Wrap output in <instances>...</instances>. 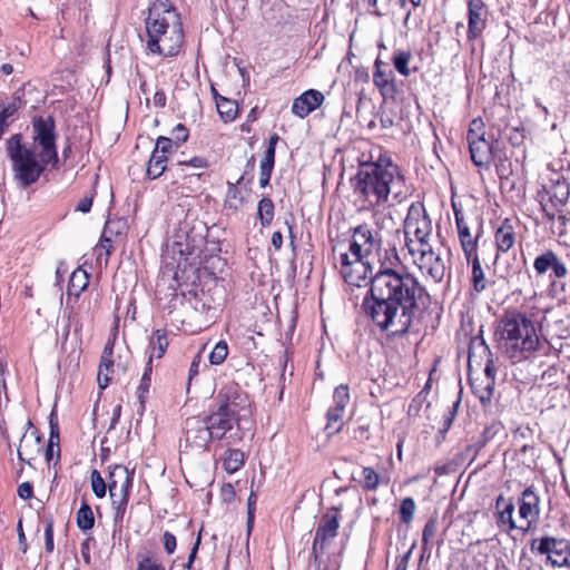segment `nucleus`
I'll return each instance as SVG.
<instances>
[{"mask_svg": "<svg viewBox=\"0 0 570 570\" xmlns=\"http://www.w3.org/2000/svg\"><path fill=\"white\" fill-rule=\"evenodd\" d=\"M381 245L379 228L358 225V281L372 286L413 317L419 302L426 294L425 288L407 272L384 268L380 257Z\"/></svg>", "mask_w": 570, "mask_h": 570, "instance_id": "1", "label": "nucleus"}, {"mask_svg": "<svg viewBox=\"0 0 570 570\" xmlns=\"http://www.w3.org/2000/svg\"><path fill=\"white\" fill-rule=\"evenodd\" d=\"M494 335L499 347L514 361L559 354L547 338L537 334L532 320L517 311L507 312L499 320Z\"/></svg>", "mask_w": 570, "mask_h": 570, "instance_id": "2", "label": "nucleus"}, {"mask_svg": "<svg viewBox=\"0 0 570 570\" xmlns=\"http://www.w3.org/2000/svg\"><path fill=\"white\" fill-rule=\"evenodd\" d=\"M358 150V203L368 209L387 200L394 179V167L383 156L382 149L368 141H364Z\"/></svg>", "mask_w": 570, "mask_h": 570, "instance_id": "3", "label": "nucleus"}, {"mask_svg": "<svg viewBox=\"0 0 570 570\" xmlns=\"http://www.w3.org/2000/svg\"><path fill=\"white\" fill-rule=\"evenodd\" d=\"M361 288L364 289L361 311L368 322L392 336H403L409 332L413 322L411 315L379 294L372 286L358 281V289Z\"/></svg>", "mask_w": 570, "mask_h": 570, "instance_id": "4", "label": "nucleus"}, {"mask_svg": "<svg viewBox=\"0 0 570 570\" xmlns=\"http://www.w3.org/2000/svg\"><path fill=\"white\" fill-rule=\"evenodd\" d=\"M36 145L22 144L20 134L12 135L7 141V154L12 164L13 177L18 185L27 188L38 181L51 159L36 151Z\"/></svg>", "mask_w": 570, "mask_h": 570, "instance_id": "5", "label": "nucleus"}, {"mask_svg": "<svg viewBox=\"0 0 570 570\" xmlns=\"http://www.w3.org/2000/svg\"><path fill=\"white\" fill-rule=\"evenodd\" d=\"M432 220L429 217L423 204H412L404 220L405 246L407 250L430 245L432 235Z\"/></svg>", "mask_w": 570, "mask_h": 570, "instance_id": "6", "label": "nucleus"}, {"mask_svg": "<svg viewBox=\"0 0 570 570\" xmlns=\"http://www.w3.org/2000/svg\"><path fill=\"white\" fill-rule=\"evenodd\" d=\"M180 14L173 7L169 0H156L148 10V17L145 21L148 39H156L161 33H166L171 23L177 24Z\"/></svg>", "mask_w": 570, "mask_h": 570, "instance_id": "7", "label": "nucleus"}, {"mask_svg": "<svg viewBox=\"0 0 570 570\" xmlns=\"http://www.w3.org/2000/svg\"><path fill=\"white\" fill-rule=\"evenodd\" d=\"M132 478L122 465H115L109 472L108 491L115 510V520L124 518L129 499Z\"/></svg>", "mask_w": 570, "mask_h": 570, "instance_id": "8", "label": "nucleus"}, {"mask_svg": "<svg viewBox=\"0 0 570 570\" xmlns=\"http://www.w3.org/2000/svg\"><path fill=\"white\" fill-rule=\"evenodd\" d=\"M420 246L409 250L414 265L419 267L422 274L430 276L434 282H441L446 272L444 258L439 250L433 249L431 244Z\"/></svg>", "mask_w": 570, "mask_h": 570, "instance_id": "9", "label": "nucleus"}, {"mask_svg": "<svg viewBox=\"0 0 570 570\" xmlns=\"http://www.w3.org/2000/svg\"><path fill=\"white\" fill-rule=\"evenodd\" d=\"M531 550L547 556L551 567H570V542L553 537H542L531 541Z\"/></svg>", "mask_w": 570, "mask_h": 570, "instance_id": "10", "label": "nucleus"}, {"mask_svg": "<svg viewBox=\"0 0 570 570\" xmlns=\"http://www.w3.org/2000/svg\"><path fill=\"white\" fill-rule=\"evenodd\" d=\"M480 354H484L487 356L484 374L487 376V385L481 390L475 385H472L474 393L478 395L482 403L489 402L492 397L493 385H494V376H495V367L494 362L491 358V350L482 337V330L480 331V335L473 337L470 342L469 346V361L471 362L473 357L476 356V352Z\"/></svg>", "mask_w": 570, "mask_h": 570, "instance_id": "11", "label": "nucleus"}, {"mask_svg": "<svg viewBox=\"0 0 570 570\" xmlns=\"http://www.w3.org/2000/svg\"><path fill=\"white\" fill-rule=\"evenodd\" d=\"M217 410L239 420L240 412L249 406L247 393L236 382L226 383L216 396Z\"/></svg>", "mask_w": 570, "mask_h": 570, "instance_id": "12", "label": "nucleus"}, {"mask_svg": "<svg viewBox=\"0 0 570 570\" xmlns=\"http://www.w3.org/2000/svg\"><path fill=\"white\" fill-rule=\"evenodd\" d=\"M55 128L52 117H37L32 121L33 141L41 147L42 156L52 160V165L58 163Z\"/></svg>", "mask_w": 570, "mask_h": 570, "instance_id": "13", "label": "nucleus"}, {"mask_svg": "<svg viewBox=\"0 0 570 570\" xmlns=\"http://www.w3.org/2000/svg\"><path fill=\"white\" fill-rule=\"evenodd\" d=\"M570 196V187L566 179L558 178L541 195L540 205L548 220H553L558 209L563 208Z\"/></svg>", "mask_w": 570, "mask_h": 570, "instance_id": "14", "label": "nucleus"}, {"mask_svg": "<svg viewBox=\"0 0 570 570\" xmlns=\"http://www.w3.org/2000/svg\"><path fill=\"white\" fill-rule=\"evenodd\" d=\"M184 41L183 23H171L166 33H161L156 39H147V49L156 55L173 57L178 53Z\"/></svg>", "mask_w": 570, "mask_h": 570, "instance_id": "15", "label": "nucleus"}, {"mask_svg": "<svg viewBox=\"0 0 570 570\" xmlns=\"http://www.w3.org/2000/svg\"><path fill=\"white\" fill-rule=\"evenodd\" d=\"M213 440L204 417L193 416L185 422V446L195 450L207 449Z\"/></svg>", "mask_w": 570, "mask_h": 570, "instance_id": "16", "label": "nucleus"}, {"mask_svg": "<svg viewBox=\"0 0 570 570\" xmlns=\"http://www.w3.org/2000/svg\"><path fill=\"white\" fill-rule=\"evenodd\" d=\"M338 521L336 513H326L320 520L316 528L312 552L315 559H318L327 544L336 537Z\"/></svg>", "mask_w": 570, "mask_h": 570, "instance_id": "17", "label": "nucleus"}, {"mask_svg": "<svg viewBox=\"0 0 570 570\" xmlns=\"http://www.w3.org/2000/svg\"><path fill=\"white\" fill-rule=\"evenodd\" d=\"M540 514V498L533 487H528L519 499L520 530L527 531Z\"/></svg>", "mask_w": 570, "mask_h": 570, "instance_id": "18", "label": "nucleus"}, {"mask_svg": "<svg viewBox=\"0 0 570 570\" xmlns=\"http://www.w3.org/2000/svg\"><path fill=\"white\" fill-rule=\"evenodd\" d=\"M533 268L539 276L550 272V279L564 278L568 274V268L563 261L551 249L543 252L534 258Z\"/></svg>", "mask_w": 570, "mask_h": 570, "instance_id": "19", "label": "nucleus"}, {"mask_svg": "<svg viewBox=\"0 0 570 570\" xmlns=\"http://www.w3.org/2000/svg\"><path fill=\"white\" fill-rule=\"evenodd\" d=\"M469 41L479 38L487 27L488 9L483 0H466Z\"/></svg>", "mask_w": 570, "mask_h": 570, "instance_id": "20", "label": "nucleus"}, {"mask_svg": "<svg viewBox=\"0 0 570 570\" xmlns=\"http://www.w3.org/2000/svg\"><path fill=\"white\" fill-rule=\"evenodd\" d=\"M350 230L353 234L348 244V253H340L338 269L344 283L346 284V292L353 294L354 287L356 286V276L353 268L356 263V228H351Z\"/></svg>", "mask_w": 570, "mask_h": 570, "instance_id": "21", "label": "nucleus"}, {"mask_svg": "<svg viewBox=\"0 0 570 570\" xmlns=\"http://www.w3.org/2000/svg\"><path fill=\"white\" fill-rule=\"evenodd\" d=\"M334 406L327 411V425L326 429L332 432L341 430V420L346 404L350 402V393L347 385H340L335 389L333 394Z\"/></svg>", "mask_w": 570, "mask_h": 570, "instance_id": "22", "label": "nucleus"}, {"mask_svg": "<svg viewBox=\"0 0 570 570\" xmlns=\"http://www.w3.org/2000/svg\"><path fill=\"white\" fill-rule=\"evenodd\" d=\"M208 430L209 435H212L213 440H222L228 431H230L236 422L235 417L216 410L210 415L204 417Z\"/></svg>", "mask_w": 570, "mask_h": 570, "instance_id": "23", "label": "nucleus"}, {"mask_svg": "<svg viewBox=\"0 0 570 570\" xmlns=\"http://www.w3.org/2000/svg\"><path fill=\"white\" fill-rule=\"evenodd\" d=\"M324 101V95L314 89L303 92L299 97L295 98L292 105V111L299 118H304L318 108Z\"/></svg>", "mask_w": 570, "mask_h": 570, "instance_id": "24", "label": "nucleus"}, {"mask_svg": "<svg viewBox=\"0 0 570 570\" xmlns=\"http://www.w3.org/2000/svg\"><path fill=\"white\" fill-rule=\"evenodd\" d=\"M454 218L458 228L459 239L462 250L468 262L476 254V239L470 233L468 223L464 219L463 213L454 207Z\"/></svg>", "mask_w": 570, "mask_h": 570, "instance_id": "25", "label": "nucleus"}, {"mask_svg": "<svg viewBox=\"0 0 570 570\" xmlns=\"http://www.w3.org/2000/svg\"><path fill=\"white\" fill-rule=\"evenodd\" d=\"M473 164L480 168H490L494 159L495 148L489 139L476 141L469 147Z\"/></svg>", "mask_w": 570, "mask_h": 570, "instance_id": "26", "label": "nucleus"}, {"mask_svg": "<svg viewBox=\"0 0 570 570\" xmlns=\"http://www.w3.org/2000/svg\"><path fill=\"white\" fill-rule=\"evenodd\" d=\"M195 227L188 230L187 222H184L179 225L175 240V247L181 255H191L197 247L198 237L200 235H196L194 233Z\"/></svg>", "mask_w": 570, "mask_h": 570, "instance_id": "27", "label": "nucleus"}, {"mask_svg": "<svg viewBox=\"0 0 570 570\" xmlns=\"http://www.w3.org/2000/svg\"><path fill=\"white\" fill-rule=\"evenodd\" d=\"M41 452V439L33 433L28 435L24 433L20 440L18 449V458L20 461L31 464V461Z\"/></svg>", "mask_w": 570, "mask_h": 570, "instance_id": "28", "label": "nucleus"}, {"mask_svg": "<svg viewBox=\"0 0 570 570\" xmlns=\"http://www.w3.org/2000/svg\"><path fill=\"white\" fill-rule=\"evenodd\" d=\"M515 242V233L513 226L509 219H505L503 224L495 232V253L504 254L512 248Z\"/></svg>", "mask_w": 570, "mask_h": 570, "instance_id": "29", "label": "nucleus"}, {"mask_svg": "<svg viewBox=\"0 0 570 570\" xmlns=\"http://www.w3.org/2000/svg\"><path fill=\"white\" fill-rule=\"evenodd\" d=\"M498 509V522L502 525H508L509 530L520 529V524L513 519L514 504L507 501L503 495H499L495 501Z\"/></svg>", "mask_w": 570, "mask_h": 570, "instance_id": "30", "label": "nucleus"}, {"mask_svg": "<svg viewBox=\"0 0 570 570\" xmlns=\"http://www.w3.org/2000/svg\"><path fill=\"white\" fill-rule=\"evenodd\" d=\"M150 354L148 364H151L154 358H161L168 347L167 333L164 330H156L153 332L149 341Z\"/></svg>", "mask_w": 570, "mask_h": 570, "instance_id": "31", "label": "nucleus"}, {"mask_svg": "<svg viewBox=\"0 0 570 570\" xmlns=\"http://www.w3.org/2000/svg\"><path fill=\"white\" fill-rule=\"evenodd\" d=\"M215 95V101L217 111L224 122L233 121L238 114V106L235 100L227 99L225 97L218 96L215 89H213Z\"/></svg>", "mask_w": 570, "mask_h": 570, "instance_id": "32", "label": "nucleus"}, {"mask_svg": "<svg viewBox=\"0 0 570 570\" xmlns=\"http://www.w3.org/2000/svg\"><path fill=\"white\" fill-rule=\"evenodd\" d=\"M89 284V275L86 271L81 268H77L72 272L69 284H68V295L78 297Z\"/></svg>", "mask_w": 570, "mask_h": 570, "instance_id": "33", "label": "nucleus"}, {"mask_svg": "<svg viewBox=\"0 0 570 570\" xmlns=\"http://www.w3.org/2000/svg\"><path fill=\"white\" fill-rule=\"evenodd\" d=\"M470 262H472L471 282L473 289L478 293H482L488 287V281L485 278V274L481 266V261L478 254L473 255Z\"/></svg>", "mask_w": 570, "mask_h": 570, "instance_id": "34", "label": "nucleus"}, {"mask_svg": "<svg viewBox=\"0 0 570 570\" xmlns=\"http://www.w3.org/2000/svg\"><path fill=\"white\" fill-rule=\"evenodd\" d=\"M166 169L169 171V167H167V156L153 151L147 166V176L150 179H156L160 177Z\"/></svg>", "mask_w": 570, "mask_h": 570, "instance_id": "35", "label": "nucleus"}, {"mask_svg": "<svg viewBox=\"0 0 570 570\" xmlns=\"http://www.w3.org/2000/svg\"><path fill=\"white\" fill-rule=\"evenodd\" d=\"M76 522H77V527L81 531L90 530L95 524V515H94L92 509L87 503L86 500H82V503H81L79 510L77 511Z\"/></svg>", "mask_w": 570, "mask_h": 570, "instance_id": "36", "label": "nucleus"}, {"mask_svg": "<svg viewBox=\"0 0 570 570\" xmlns=\"http://www.w3.org/2000/svg\"><path fill=\"white\" fill-rule=\"evenodd\" d=\"M493 273L502 279H509L513 277L518 273V267L513 266L511 263H503V257L501 254L495 253L492 258Z\"/></svg>", "mask_w": 570, "mask_h": 570, "instance_id": "37", "label": "nucleus"}, {"mask_svg": "<svg viewBox=\"0 0 570 570\" xmlns=\"http://www.w3.org/2000/svg\"><path fill=\"white\" fill-rule=\"evenodd\" d=\"M223 464L228 473L237 472L244 465V453L237 449H229Z\"/></svg>", "mask_w": 570, "mask_h": 570, "instance_id": "38", "label": "nucleus"}, {"mask_svg": "<svg viewBox=\"0 0 570 570\" xmlns=\"http://www.w3.org/2000/svg\"><path fill=\"white\" fill-rule=\"evenodd\" d=\"M483 139H485L484 122L481 118H474L470 122L469 130L466 132L469 147Z\"/></svg>", "mask_w": 570, "mask_h": 570, "instance_id": "39", "label": "nucleus"}, {"mask_svg": "<svg viewBox=\"0 0 570 570\" xmlns=\"http://www.w3.org/2000/svg\"><path fill=\"white\" fill-rule=\"evenodd\" d=\"M258 216L263 227L268 226L274 218V203L271 198L264 197L258 203Z\"/></svg>", "mask_w": 570, "mask_h": 570, "instance_id": "40", "label": "nucleus"}, {"mask_svg": "<svg viewBox=\"0 0 570 570\" xmlns=\"http://www.w3.org/2000/svg\"><path fill=\"white\" fill-rule=\"evenodd\" d=\"M551 223V230L553 234L558 236H563L566 234L567 224L570 222V212L564 208L558 209L556 218L553 220H549Z\"/></svg>", "mask_w": 570, "mask_h": 570, "instance_id": "41", "label": "nucleus"}, {"mask_svg": "<svg viewBox=\"0 0 570 570\" xmlns=\"http://www.w3.org/2000/svg\"><path fill=\"white\" fill-rule=\"evenodd\" d=\"M412 58L410 51L399 50L393 55V65L394 68L404 77L410 76L411 71L409 69V62Z\"/></svg>", "mask_w": 570, "mask_h": 570, "instance_id": "42", "label": "nucleus"}, {"mask_svg": "<svg viewBox=\"0 0 570 570\" xmlns=\"http://www.w3.org/2000/svg\"><path fill=\"white\" fill-rule=\"evenodd\" d=\"M374 83L383 91L384 95L392 94L394 91L392 71L386 73L377 69L374 73Z\"/></svg>", "mask_w": 570, "mask_h": 570, "instance_id": "43", "label": "nucleus"}, {"mask_svg": "<svg viewBox=\"0 0 570 570\" xmlns=\"http://www.w3.org/2000/svg\"><path fill=\"white\" fill-rule=\"evenodd\" d=\"M208 166L207 160L203 157H193L190 160H181L177 164H173L169 170H175L178 175L185 174V168H206Z\"/></svg>", "mask_w": 570, "mask_h": 570, "instance_id": "44", "label": "nucleus"}, {"mask_svg": "<svg viewBox=\"0 0 570 570\" xmlns=\"http://www.w3.org/2000/svg\"><path fill=\"white\" fill-rule=\"evenodd\" d=\"M438 531V520L436 518H431L428 520L423 528L422 532V548L425 551L429 546L433 544L435 534Z\"/></svg>", "mask_w": 570, "mask_h": 570, "instance_id": "45", "label": "nucleus"}, {"mask_svg": "<svg viewBox=\"0 0 570 570\" xmlns=\"http://www.w3.org/2000/svg\"><path fill=\"white\" fill-rule=\"evenodd\" d=\"M91 489L95 495L99 499L104 498L107 492L108 484L105 482L100 472L92 470L90 474Z\"/></svg>", "mask_w": 570, "mask_h": 570, "instance_id": "46", "label": "nucleus"}, {"mask_svg": "<svg viewBox=\"0 0 570 570\" xmlns=\"http://www.w3.org/2000/svg\"><path fill=\"white\" fill-rule=\"evenodd\" d=\"M228 355V345L225 341H219L209 354L212 365H220Z\"/></svg>", "mask_w": 570, "mask_h": 570, "instance_id": "47", "label": "nucleus"}, {"mask_svg": "<svg viewBox=\"0 0 570 570\" xmlns=\"http://www.w3.org/2000/svg\"><path fill=\"white\" fill-rule=\"evenodd\" d=\"M112 366L114 362L100 361L97 380L99 387L102 390L106 389L111 381Z\"/></svg>", "mask_w": 570, "mask_h": 570, "instance_id": "48", "label": "nucleus"}, {"mask_svg": "<svg viewBox=\"0 0 570 570\" xmlns=\"http://www.w3.org/2000/svg\"><path fill=\"white\" fill-rule=\"evenodd\" d=\"M150 375H151V366H150V364H147L146 370L142 374V377L140 380V384L138 386V399H139V403H140L142 410L145 407L146 394L148 393L149 387H150V382H151Z\"/></svg>", "mask_w": 570, "mask_h": 570, "instance_id": "49", "label": "nucleus"}, {"mask_svg": "<svg viewBox=\"0 0 570 570\" xmlns=\"http://www.w3.org/2000/svg\"><path fill=\"white\" fill-rule=\"evenodd\" d=\"M415 502L412 498H405L400 505V519L403 523H410L415 512Z\"/></svg>", "mask_w": 570, "mask_h": 570, "instance_id": "50", "label": "nucleus"}, {"mask_svg": "<svg viewBox=\"0 0 570 570\" xmlns=\"http://www.w3.org/2000/svg\"><path fill=\"white\" fill-rule=\"evenodd\" d=\"M21 107V99L19 97L14 98L11 102L4 105L3 102L0 105V118L7 120L9 117L14 115L18 109Z\"/></svg>", "mask_w": 570, "mask_h": 570, "instance_id": "51", "label": "nucleus"}, {"mask_svg": "<svg viewBox=\"0 0 570 570\" xmlns=\"http://www.w3.org/2000/svg\"><path fill=\"white\" fill-rule=\"evenodd\" d=\"M174 142L170 138L160 136L156 140L154 153L167 156L173 151Z\"/></svg>", "mask_w": 570, "mask_h": 570, "instance_id": "52", "label": "nucleus"}, {"mask_svg": "<svg viewBox=\"0 0 570 570\" xmlns=\"http://www.w3.org/2000/svg\"><path fill=\"white\" fill-rule=\"evenodd\" d=\"M257 495L254 491L249 493L248 500H247V530L250 532L254 524V518H255V507H256Z\"/></svg>", "mask_w": 570, "mask_h": 570, "instance_id": "53", "label": "nucleus"}, {"mask_svg": "<svg viewBox=\"0 0 570 570\" xmlns=\"http://www.w3.org/2000/svg\"><path fill=\"white\" fill-rule=\"evenodd\" d=\"M363 476H364V488L365 489L373 490L377 487L379 475L373 469L364 468Z\"/></svg>", "mask_w": 570, "mask_h": 570, "instance_id": "54", "label": "nucleus"}, {"mask_svg": "<svg viewBox=\"0 0 570 570\" xmlns=\"http://www.w3.org/2000/svg\"><path fill=\"white\" fill-rule=\"evenodd\" d=\"M45 548L47 552H52L55 544H53V522L52 520H49L45 528Z\"/></svg>", "mask_w": 570, "mask_h": 570, "instance_id": "55", "label": "nucleus"}, {"mask_svg": "<svg viewBox=\"0 0 570 570\" xmlns=\"http://www.w3.org/2000/svg\"><path fill=\"white\" fill-rule=\"evenodd\" d=\"M137 570H165V567L151 558H144L139 561Z\"/></svg>", "mask_w": 570, "mask_h": 570, "instance_id": "56", "label": "nucleus"}, {"mask_svg": "<svg viewBox=\"0 0 570 570\" xmlns=\"http://www.w3.org/2000/svg\"><path fill=\"white\" fill-rule=\"evenodd\" d=\"M275 164V154L271 151H265L264 157L261 160L259 169L262 171H273Z\"/></svg>", "mask_w": 570, "mask_h": 570, "instance_id": "57", "label": "nucleus"}, {"mask_svg": "<svg viewBox=\"0 0 570 570\" xmlns=\"http://www.w3.org/2000/svg\"><path fill=\"white\" fill-rule=\"evenodd\" d=\"M227 204L229 207H234L235 209L242 204V197L239 196V190L230 186L227 193Z\"/></svg>", "mask_w": 570, "mask_h": 570, "instance_id": "58", "label": "nucleus"}, {"mask_svg": "<svg viewBox=\"0 0 570 570\" xmlns=\"http://www.w3.org/2000/svg\"><path fill=\"white\" fill-rule=\"evenodd\" d=\"M163 540L166 552L168 554L174 553L177 546L176 537L173 533L166 531L163 535Z\"/></svg>", "mask_w": 570, "mask_h": 570, "instance_id": "59", "label": "nucleus"}, {"mask_svg": "<svg viewBox=\"0 0 570 570\" xmlns=\"http://www.w3.org/2000/svg\"><path fill=\"white\" fill-rule=\"evenodd\" d=\"M112 249L111 240L109 238L104 237L100 242V244L97 246L96 252L98 253V259L101 258L102 253L106 256V261L108 259V256L110 255Z\"/></svg>", "mask_w": 570, "mask_h": 570, "instance_id": "60", "label": "nucleus"}, {"mask_svg": "<svg viewBox=\"0 0 570 570\" xmlns=\"http://www.w3.org/2000/svg\"><path fill=\"white\" fill-rule=\"evenodd\" d=\"M173 134H174L175 139H176V145L185 142L187 140V138H188V130L181 124H178L174 128Z\"/></svg>", "mask_w": 570, "mask_h": 570, "instance_id": "61", "label": "nucleus"}, {"mask_svg": "<svg viewBox=\"0 0 570 570\" xmlns=\"http://www.w3.org/2000/svg\"><path fill=\"white\" fill-rule=\"evenodd\" d=\"M459 404H460V401H456L453 403L452 407L449 409L448 414L444 417L443 432H446L451 428L454 416H455V413H456V407L459 406Z\"/></svg>", "mask_w": 570, "mask_h": 570, "instance_id": "62", "label": "nucleus"}, {"mask_svg": "<svg viewBox=\"0 0 570 570\" xmlns=\"http://www.w3.org/2000/svg\"><path fill=\"white\" fill-rule=\"evenodd\" d=\"M18 495L23 499H30L33 495V488L30 482H23L18 487Z\"/></svg>", "mask_w": 570, "mask_h": 570, "instance_id": "63", "label": "nucleus"}, {"mask_svg": "<svg viewBox=\"0 0 570 570\" xmlns=\"http://www.w3.org/2000/svg\"><path fill=\"white\" fill-rule=\"evenodd\" d=\"M501 430L500 423H493L490 426H487L482 434L485 441H491Z\"/></svg>", "mask_w": 570, "mask_h": 570, "instance_id": "64", "label": "nucleus"}]
</instances>
